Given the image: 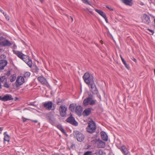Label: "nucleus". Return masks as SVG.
Returning <instances> with one entry per match:
<instances>
[{
	"label": "nucleus",
	"mask_w": 155,
	"mask_h": 155,
	"mask_svg": "<svg viewBox=\"0 0 155 155\" xmlns=\"http://www.w3.org/2000/svg\"><path fill=\"white\" fill-rule=\"evenodd\" d=\"M96 128L95 123L91 120L88 123V126L87 127V131L90 133H92L95 131Z\"/></svg>",
	"instance_id": "1"
},
{
	"label": "nucleus",
	"mask_w": 155,
	"mask_h": 155,
	"mask_svg": "<svg viewBox=\"0 0 155 155\" xmlns=\"http://www.w3.org/2000/svg\"><path fill=\"white\" fill-rule=\"evenodd\" d=\"M95 104V101L92 100L91 97H88L84 100L83 101V104L84 106H87L88 104L91 105Z\"/></svg>",
	"instance_id": "2"
},
{
	"label": "nucleus",
	"mask_w": 155,
	"mask_h": 155,
	"mask_svg": "<svg viewBox=\"0 0 155 155\" xmlns=\"http://www.w3.org/2000/svg\"><path fill=\"white\" fill-rule=\"evenodd\" d=\"M67 107L64 105H61L60 106L59 110L61 116L62 117H66V111Z\"/></svg>",
	"instance_id": "3"
},
{
	"label": "nucleus",
	"mask_w": 155,
	"mask_h": 155,
	"mask_svg": "<svg viewBox=\"0 0 155 155\" xmlns=\"http://www.w3.org/2000/svg\"><path fill=\"white\" fill-rule=\"evenodd\" d=\"M66 121L75 126L78 125V123L76 121L74 118L72 116V115L66 120Z\"/></svg>",
	"instance_id": "4"
},
{
	"label": "nucleus",
	"mask_w": 155,
	"mask_h": 155,
	"mask_svg": "<svg viewBox=\"0 0 155 155\" xmlns=\"http://www.w3.org/2000/svg\"><path fill=\"white\" fill-rule=\"evenodd\" d=\"M76 136L78 141L80 142L84 140V135L78 131L76 132Z\"/></svg>",
	"instance_id": "5"
},
{
	"label": "nucleus",
	"mask_w": 155,
	"mask_h": 155,
	"mask_svg": "<svg viewBox=\"0 0 155 155\" xmlns=\"http://www.w3.org/2000/svg\"><path fill=\"white\" fill-rule=\"evenodd\" d=\"M47 119L52 124H54L56 121L54 115L51 114H48L47 116Z\"/></svg>",
	"instance_id": "6"
},
{
	"label": "nucleus",
	"mask_w": 155,
	"mask_h": 155,
	"mask_svg": "<svg viewBox=\"0 0 155 155\" xmlns=\"http://www.w3.org/2000/svg\"><path fill=\"white\" fill-rule=\"evenodd\" d=\"M95 143L98 148H103L105 146V143L99 139L96 140Z\"/></svg>",
	"instance_id": "7"
},
{
	"label": "nucleus",
	"mask_w": 155,
	"mask_h": 155,
	"mask_svg": "<svg viewBox=\"0 0 155 155\" xmlns=\"http://www.w3.org/2000/svg\"><path fill=\"white\" fill-rule=\"evenodd\" d=\"M25 82L24 78H17L15 84L17 87H18Z\"/></svg>",
	"instance_id": "8"
},
{
	"label": "nucleus",
	"mask_w": 155,
	"mask_h": 155,
	"mask_svg": "<svg viewBox=\"0 0 155 155\" xmlns=\"http://www.w3.org/2000/svg\"><path fill=\"white\" fill-rule=\"evenodd\" d=\"M75 111L77 115L79 116H81L82 111V108L81 106H76Z\"/></svg>",
	"instance_id": "9"
},
{
	"label": "nucleus",
	"mask_w": 155,
	"mask_h": 155,
	"mask_svg": "<svg viewBox=\"0 0 155 155\" xmlns=\"http://www.w3.org/2000/svg\"><path fill=\"white\" fill-rule=\"evenodd\" d=\"M52 102L48 101L44 103L43 105L45 109L50 110L52 109Z\"/></svg>",
	"instance_id": "10"
},
{
	"label": "nucleus",
	"mask_w": 155,
	"mask_h": 155,
	"mask_svg": "<svg viewBox=\"0 0 155 155\" xmlns=\"http://www.w3.org/2000/svg\"><path fill=\"white\" fill-rule=\"evenodd\" d=\"M8 64V62L5 60H0V70H2Z\"/></svg>",
	"instance_id": "11"
},
{
	"label": "nucleus",
	"mask_w": 155,
	"mask_h": 155,
	"mask_svg": "<svg viewBox=\"0 0 155 155\" xmlns=\"http://www.w3.org/2000/svg\"><path fill=\"white\" fill-rule=\"evenodd\" d=\"M13 99L12 96L10 95H6L3 97H2L1 96H0V100L3 101L11 100Z\"/></svg>",
	"instance_id": "12"
},
{
	"label": "nucleus",
	"mask_w": 155,
	"mask_h": 155,
	"mask_svg": "<svg viewBox=\"0 0 155 155\" xmlns=\"http://www.w3.org/2000/svg\"><path fill=\"white\" fill-rule=\"evenodd\" d=\"M120 149L124 155H130V152L126 146H122Z\"/></svg>",
	"instance_id": "13"
},
{
	"label": "nucleus",
	"mask_w": 155,
	"mask_h": 155,
	"mask_svg": "<svg viewBox=\"0 0 155 155\" xmlns=\"http://www.w3.org/2000/svg\"><path fill=\"white\" fill-rule=\"evenodd\" d=\"M143 20L145 23L147 24H149L150 21V17L146 14H144L143 15Z\"/></svg>",
	"instance_id": "14"
},
{
	"label": "nucleus",
	"mask_w": 155,
	"mask_h": 155,
	"mask_svg": "<svg viewBox=\"0 0 155 155\" xmlns=\"http://www.w3.org/2000/svg\"><path fill=\"white\" fill-rule=\"evenodd\" d=\"M90 85L91 88V91L94 94H97L98 92V91L94 83Z\"/></svg>",
	"instance_id": "15"
},
{
	"label": "nucleus",
	"mask_w": 155,
	"mask_h": 155,
	"mask_svg": "<svg viewBox=\"0 0 155 155\" xmlns=\"http://www.w3.org/2000/svg\"><path fill=\"white\" fill-rule=\"evenodd\" d=\"M85 82L88 85H90L94 83L93 78H83Z\"/></svg>",
	"instance_id": "16"
},
{
	"label": "nucleus",
	"mask_w": 155,
	"mask_h": 155,
	"mask_svg": "<svg viewBox=\"0 0 155 155\" xmlns=\"http://www.w3.org/2000/svg\"><path fill=\"white\" fill-rule=\"evenodd\" d=\"M91 112V110L90 108L85 109L84 111L83 114L84 116H87L90 114Z\"/></svg>",
	"instance_id": "17"
},
{
	"label": "nucleus",
	"mask_w": 155,
	"mask_h": 155,
	"mask_svg": "<svg viewBox=\"0 0 155 155\" xmlns=\"http://www.w3.org/2000/svg\"><path fill=\"white\" fill-rule=\"evenodd\" d=\"M101 134L102 139L105 141H107L108 140V136L106 133L104 131H102L101 133Z\"/></svg>",
	"instance_id": "18"
},
{
	"label": "nucleus",
	"mask_w": 155,
	"mask_h": 155,
	"mask_svg": "<svg viewBox=\"0 0 155 155\" xmlns=\"http://www.w3.org/2000/svg\"><path fill=\"white\" fill-rule=\"evenodd\" d=\"M12 45L11 43L8 40L5 39L2 45L4 46H9Z\"/></svg>",
	"instance_id": "19"
},
{
	"label": "nucleus",
	"mask_w": 155,
	"mask_h": 155,
	"mask_svg": "<svg viewBox=\"0 0 155 155\" xmlns=\"http://www.w3.org/2000/svg\"><path fill=\"white\" fill-rule=\"evenodd\" d=\"M123 2L127 5L131 6L133 5L132 0H123Z\"/></svg>",
	"instance_id": "20"
},
{
	"label": "nucleus",
	"mask_w": 155,
	"mask_h": 155,
	"mask_svg": "<svg viewBox=\"0 0 155 155\" xmlns=\"http://www.w3.org/2000/svg\"><path fill=\"white\" fill-rule=\"evenodd\" d=\"M38 81L42 84H46L47 81L45 78H38Z\"/></svg>",
	"instance_id": "21"
},
{
	"label": "nucleus",
	"mask_w": 155,
	"mask_h": 155,
	"mask_svg": "<svg viewBox=\"0 0 155 155\" xmlns=\"http://www.w3.org/2000/svg\"><path fill=\"white\" fill-rule=\"evenodd\" d=\"M14 53L19 58L21 59L24 56V54H23L21 52L19 51H14Z\"/></svg>",
	"instance_id": "22"
},
{
	"label": "nucleus",
	"mask_w": 155,
	"mask_h": 155,
	"mask_svg": "<svg viewBox=\"0 0 155 155\" xmlns=\"http://www.w3.org/2000/svg\"><path fill=\"white\" fill-rule=\"evenodd\" d=\"M12 70H8L5 73V76L1 77V78H5L6 76L9 77L11 75H12Z\"/></svg>",
	"instance_id": "23"
},
{
	"label": "nucleus",
	"mask_w": 155,
	"mask_h": 155,
	"mask_svg": "<svg viewBox=\"0 0 155 155\" xmlns=\"http://www.w3.org/2000/svg\"><path fill=\"white\" fill-rule=\"evenodd\" d=\"M95 10L103 18L106 16L105 14L102 11L97 9H95Z\"/></svg>",
	"instance_id": "24"
},
{
	"label": "nucleus",
	"mask_w": 155,
	"mask_h": 155,
	"mask_svg": "<svg viewBox=\"0 0 155 155\" xmlns=\"http://www.w3.org/2000/svg\"><path fill=\"white\" fill-rule=\"evenodd\" d=\"M76 106H77L76 104H70L69 106L70 110L72 111L73 112L75 110V108Z\"/></svg>",
	"instance_id": "25"
},
{
	"label": "nucleus",
	"mask_w": 155,
	"mask_h": 155,
	"mask_svg": "<svg viewBox=\"0 0 155 155\" xmlns=\"http://www.w3.org/2000/svg\"><path fill=\"white\" fill-rule=\"evenodd\" d=\"M25 61V63L28 64L30 68H31L32 66V62L31 60L29 59H27Z\"/></svg>",
	"instance_id": "26"
},
{
	"label": "nucleus",
	"mask_w": 155,
	"mask_h": 155,
	"mask_svg": "<svg viewBox=\"0 0 155 155\" xmlns=\"http://www.w3.org/2000/svg\"><path fill=\"white\" fill-rule=\"evenodd\" d=\"M33 72L35 73H37L38 72L39 69L36 65H33L32 68Z\"/></svg>",
	"instance_id": "27"
},
{
	"label": "nucleus",
	"mask_w": 155,
	"mask_h": 155,
	"mask_svg": "<svg viewBox=\"0 0 155 155\" xmlns=\"http://www.w3.org/2000/svg\"><path fill=\"white\" fill-rule=\"evenodd\" d=\"M93 75L88 72H87L84 74L83 78H93Z\"/></svg>",
	"instance_id": "28"
},
{
	"label": "nucleus",
	"mask_w": 155,
	"mask_h": 155,
	"mask_svg": "<svg viewBox=\"0 0 155 155\" xmlns=\"http://www.w3.org/2000/svg\"><path fill=\"white\" fill-rule=\"evenodd\" d=\"M6 134V132H5L4 133V140L7 142H9V137Z\"/></svg>",
	"instance_id": "29"
},
{
	"label": "nucleus",
	"mask_w": 155,
	"mask_h": 155,
	"mask_svg": "<svg viewBox=\"0 0 155 155\" xmlns=\"http://www.w3.org/2000/svg\"><path fill=\"white\" fill-rule=\"evenodd\" d=\"M5 79L6 80L5 81H3L2 79L1 83H3V82H4L3 85L4 87L5 88H8L9 87V85L8 84L7 82H6V78H5Z\"/></svg>",
	"instance_id": "30"
},
{
	"label": "nucleus",
	"mask_w": 155,
	"mask_h": 155,
	"mask_svg": "<svg viewBox=\"0 0 155 155\" xmlns=\"http://www.w3.org/2000/svg\"><path fill=\"white\" fill-rule=\"evenodd\" d=\"M121 60L122 61L123 64H124V65L125 66V67L128 69L129 68V65L127 64V63H126V61H125L124 59H123V58H122V57L120 56Z\"/></svg>",
	"instance_id": "31"
},
{
	"label": "nucleus",
	"mask_w": 155,
	"mask_h": 155,
	"mask_svg": "<svg viewBox=\"0 0 155 155\" xmlns=\"http://www.w3.org/2000/svg\"><path fill=\"white\" fill-rule=\"evenodd\" d=\"M95 154L96 155H104V152L102 150H100L99 151L96 152Z\"/></svg>",
	"instance_id": "32"
},
{
	"label": "nucleus",
	"mask_w": 155,
	"mask_h": 155,
	"mask_svg": "<svg viewBox=\"0 0 155 155\" xmlns=\"http://www.w3.org/2000/svg\"><path fill=\"white\" fill-rule=\"evenodd\" d=\"M58 128L63 133H65V131L64 129L63 128L62 126L60 125H58L57 126Z\"/></svg>",
	"instance_id": "33"
},
{
	"label": "nucleus",
	"mask_w": 155,
	"mask_h": 155,
	"mask_svg": "<svg viewBox=\"0 0 155 155\" xmlns=\"http://www.w3.org/2000/svg\"><path fill=\"white\" fill-rule=\"evenodd\" d=\"M30 75V73L29 72H26L24 74V78H28Z\"/></svg>",
	"instance_id": "34"
},
{
	"label": "nucleus",
	"mask_w": 155,
	"mask_h": 155,
	"mask_svg": "<svg viewBox=\"0 0 155 155\" xmlns=\"http://www.w3.org/2000/svg\"><path fill=\"white\" fill-rule=\"evenodd\" d=\"M5 38L1 37H0V45H2Z\"/></svg>",
	"instance_id": "35"
},
{
	"label": "nucleus",
	"mask_w": 155,
	"mask_h": 155,
	"mask_svg": "<svg viewBox=\"0 0 155 155\" xmlns=\"http://www.w3.org/2000/svg\"><path fill=\"white\" fill-rule=\"evenodd\" d=\"M83 2L86 4H88L89 5H91V4L88 0H82Z\"/></svg>",
	"instance_id": "36"
},
{
	"label": "nucleus",
	"mask_w": 155,
	"mask_h": 155,
	"mask_svg": "<svg viewBox=\"0 0 155 155\" xmlns=\"http://www.w3.org/2000/svg\"><path fill=\"white\" fill-rule=\"evenodd\" d=\"M27 59H29L28 57L24 54L21 59H22L25 62V60H26Z\"/></svg>",
	"instance_id": "37"
},
{
	"label": "nucleus",
	"mask_w": 155,
	"mask_h": 155,
	"mask_svg": "<svg viewBox=\"0 0 155 155\" xmlns=\"http://www.w3.org/2000/svg\"><path fill=\"white\" fill-rule=\"evenodd\" d=\"M92 152L91 151H88L84 153V155H91Z\"/></svg>",
	"instance_id": "38"
},
{
	"label": "nucleus",
	"mask_w": 155,
	"mask_h": 155,
	"mask_svg": "<svg viewBox=\"0 0 155 155\" xmlns=\"http://www.w3.org/2000/svg\"><path fill=\"white\" fill-rule=\"evenodd\" d=\"M147 31L148 32V31H150L151 34L153 35L154 32V31L152 30L149 29H146Z\"/></svg>",
	"instance_id": "39"
},
{
	"label": "nucleus",
	"mask_w": 155,
	"mask_h": 155,
	"mask_svg": "<svg viewBox=\"0 0 155 155\" xmlns=\"http://www.w3.org/2000/svg\"><path fill=\"white\" fill-rule=\"evenodd\" d=\"M2 79L3 81H5L6 80L5 78H0V89L2 88L1 82L2 81Z\"/></svg>",
	"instance_id": "40"
},
{
	"label": "nucleus",
	"mask_w": 155,
	"mask_h": 155,
	"mask_svg": "<svg viewBox=\"0 0 155 155\" xmlns=\"http://www.w3.org/2000/svg\"><path fill=\"white\" fill-rule=\"evenodd\" d=\"M22 120L24 122H25L26 120H30L31 119L26 118L24 117H22Z\"/></svg>",
	"instance_id": "41"
},
{
	"label": "nucleus",
	"mask_w": 155,
	"mask_h": 155,
	"mask_svg": "<svg viewBox=\"0 0 155 155\" xmlns=\"http://www.w3.org/2000/svg\"><path fill=\"white\" fill-rule=\"evenodd\" d=\"M84 10L87 13H90L91 14H92V12L91 11H89L88 8L84 9Z\"/></svg>",
	"instance_id": "42"
},
{
	"label": "nucleus",
	"mask_w": 155,
	"mask_h": 155,
	"mask_svg": "<svg viewBox=\"0 0 155 155\" xmlns=\"http://www.w3.org/2000/svg\"><path fill=\"white\" fill-rule=\"evenodd\" d=\"M5 18L7 20V21H9V17L8 16V15H7V14H5Z\"/></svg>",
	"instance_id": "43"
},
{
	"label": "nucleus",
	"mask_w": 155,
	"mask_h": 155,
	"mask_svg": "<svg viewBox=\"0 0 155 155\" xmlns=\"http://www.w3.org/2000/svg\"><path fill=\"white\" fill-rule=\"evenodd\" d=\"M106 7L107 8H108V9H109L110 11H113V9L111 8H110L109 7H108V6H106Z\"/></svg>",
	"instance_id": "44"
},
{
	"label": "nucleus",
	"mask_w": 155,
	"mask_h": 155,
	"mask_svg": "<svg viewBox=\"0 0 155 155\" xmlns=\"http://www.w3.org/2000/svg\"><path fill=\"white\" fill-rule=\"evenodd\" d=\"M104 18V19H105V21H106V22L107 23H108V20H107V17H106V16H105Z\"/></svg>",
	"instance_id": "45"
},
{
	"label": "nucleus",
	"mask_w": 155,
	"mask_h": 155,
	"mask_svg": "<svg viewBox=\"0 0 155 155\" xmlns=\"http://www.w3.org/2000/svg\"><path fill=\"white\" fill-rule=\"evenodd\" d=\"M11 78H16V75L15 74H13L11 76Z\"/></svg>",
	"instance_id": "46"
},
{
	"label": "nucleus",
	"mask_w": 155,
	"mask_h": 155,
	"mask_svg": "<svg viewBox=\"0 0 155 155\" xmlns=\"http://www.w3.org/2000/svg\"><path fill=\"white\" fill-rule=\"evenodd\" d=\"M15 78H12V79L10 80L11 82H12L14 81L15 80Z\"/></svg>",
	"instance_id": "47"
},
{
	"label": "nucleus",
	"mask_w": 155,
	"mask_h": 155,
	"mask_svg": "<svg viewBox=\"0 0 155 155\" xmlns=\"http://www.w3.org/2000/svg\"><path fill=\"white\" fill-rule=\"evenodd\" d=\"M30 120L34 122L35 123H37L38 122V121L37 120Z\"/></svg>",
	"instance_id": "48"
},
{
	"label": "nucleus",
	"mask_w": 155,
	"mask_h": 155,
	"mask_svg": "<svg viewBox=\"0 0 155 155\" xmlns=\"http://www.w3.org/2000/svg\"><path fill=\"white\" fill-rule=\"evenodd\" d=\"M132 60H133V61H134L135 62H136L137 61V60L136 59L134 58H133V59H132Z\"/></svg>",
	"instance_id": "49"
},
{
	"label": "nucleus",
	"mask_w": 155,
	"mask_h": 155,
	"mask_svg": "<svg viewBox=\"0 0 155 155\" xmlns=\"http://www.w3.org/2000/svg\"><path fill=\"white\" fill-rule=\"evenodd\" d=\"M3 14L5 16V14H6V13H5L4 12H3Z\"/></svg>",
	"instance_id": "50"
},
{
	"label": "nucleus",
	"mask_w": 155,
	"mask_h": 155,
	"mask_svg": "<svg viewBox=\"0 0 155 155\" xmlns=\"http://www.w3.org/2000/svg\"><path fill=\"white\" fill-rule=\"evenodd\" d=\"M0 12H2V13H3V12H3V10H2V9H0Z\"/></svg>",
	"instance_id": "51"
},
{
	"label": "nucleus",
	"mask_w": 155,
	"mask_h": 155,
	"mask_svg": "<svg viewBox=\"0 0 155 155\" xmlns=\"http://www.w3.org/2000/svg\"><path fill=\"white\" fill-rule=\"evenodd\" d=\"M2 130V128L0 127V131H1Z\"/></svg>",
	"instance_id": "52"
},
{
	"label": "nucleus",
	"mask_w": 155,
	"mask_h": 155,
	"mask_svg": "<svg viewBox=\"0 0 155 155\" xmlns=\"http://www.w3.org/2000/svg\"><path fill=\"white\" fill-rule=\"evenodd\" d=\"M70 17H71V18L72 20V21H73V18L72 17H71V16H70Z\"/></svg>",
	"instance_id": "53"
},
{
	"label": "nucleus",
	"mask_w": 155,
	"mask_h": 155,
	"mask_svg": "<svg viewBox=\"0 0 155 155\" xmlns=\"http://www.w3.org/2000/svg\"><path fill=\"white\" fill-rule=\"evenodd\" d=\"M39 0L41 2H43L44 1V0Z\"/></svg>",
	"instance_id": "54"
},
{
	"label": "nucleus",
	"mask_w": 155,
	"mask_h": 155,
	"mask_svg": "<svg viewBox=\"0 0 155 155\" xmlns=\"http://www.w3.org/2000/svg\"><path fill=\"white\" fill-rule=\"evenodd\" d=\"M101 44H103V41H101Z\"/></svg>",
	"instance_id": "55"
},
{
	"label": "nucleus",
	"mask_w": 155,
	"mask_h": 155,
	"mask_svg": "<svg viewBox=\"0 0 155 155\" xmlns=\"http://www.w3.org/2000/svg\"><path fill=\"white\" fill-rule=\"evenodd\" d=\"M75 145L74 144H73V145H72V147H73L74 146L75 147Z\"/></svg>",
	"instance_id": "56"
},
{
	"label": "nucleus",
	"mask_w": 155,
	"mask_h": 155,
	"mask_svg": "<svg viewBox=\"0 0 155 155\" xmlns=\"http://www.w3.org/2000/svg\"><path fill=\"white\" fill-rule=\"evenodd\" d=\"M17 78H22V76H19V77H18Z\"/></svg>",
	"instance_id": "57"
},
{
	"label": "nucleus",
	"mask_w": 155,
	"mask_h": 155,
	"mask_svg": "<svg viewBox=\"0 0 155 155\" xmlns=\"http://www.w3.org/2000/svg\"><path fill=\"white\" fill-rule=\"evenodd\" d=\"M38 78H44V77L43 76H40L39 77H38Z\"/></svg>",
	"instance_id": "58"
}]
</instances>
